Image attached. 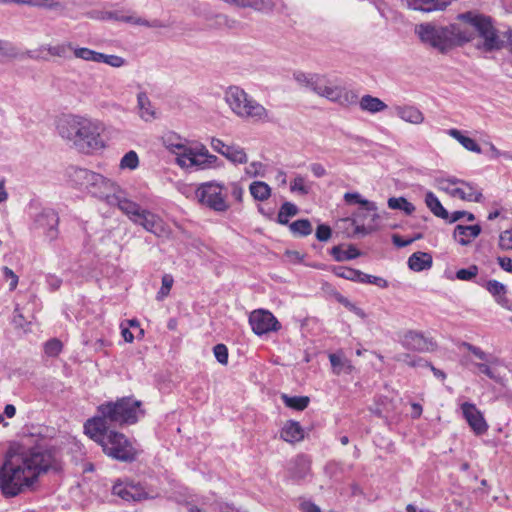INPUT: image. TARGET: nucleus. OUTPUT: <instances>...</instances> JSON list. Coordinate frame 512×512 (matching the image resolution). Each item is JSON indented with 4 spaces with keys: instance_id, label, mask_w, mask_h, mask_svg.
I'll return each mask as SVG.
<instances>
[{
    "instance_id": "obj_57",
    "label": "nucleus",
    "mask_w": 512,
    "mask_h": 512,
    "mask_svg": "<svg viewBox=\"0 0 512 512\" xmlns=\"http://www.w3.org/2000/svg\"><path fill=\"white\" fill-rule=\"evenodd\" d=\"M499 246L503 250H512V228L500 234Z\"/></svg>"
},
{
    "instance_id": "obj_31",
    "label": "nucleus",
    "mask_w": 512,
    "mask_h": 512,
    "mask_svg": "<svg viewBox=\"0 0 512 512\" xmlns=\"http://www.w3.org/2000/svg\"><path fill=\"white\" fill-rule=\"evenodd\" d=\"M113 17L116 19V20H119V21H123V22H128V23H131L133 25H141V26H146V27H151V28H164V27H167L168 25L163 23L162 21L158 20V19H154L152 21H148V20H145L141 17H138L136 15H121V16H118L116 13L113 15Z\"/></svg>"
},
{
    "instance_id": "obj_36",
    "label": "nucleus",
    "mask_w": 512,
    "mask_h": 512,
    "mask_svg": "<svg viewBox=\"0 0 512 512\" xmlns=\"http://www.w3.org/2000/svg\"><path fill=\"white\" fill-rule=\"evenodd\" d=\"M425 203L431 212L442 219H448V211L442 206L439 199L433 192H427Z\"/></svg>"
},
{
    "instance_id": "obj_10",
    "label": "nucleus",
    "mask_w": 512,
    "mask_h": 512,
    "mask_svg": "<svg viewBox=\"0 0 512 512\" xmlns=\"http://www.w3.org/2000/svg\"><path fill=\"white\" fill-rule=\"evenodd\" d=\"M443 189L451 196L470 202H482L483 195L474 184L457 178H450L442 182Z\"/></svg>"
},
{
    "instance_id": "obj_43",
    "label": "nucleus",
    "mask_w": 512,
    "mask_h": 512,
    "mask_svg": "<svg viewBox=\"0 0 512 512\" xmlns=\"http://www.w3.org/2000/svg\"><path fill=\"white\" fill-rule=\"evenodd\" d=\"M298 213V208L295 204L291 202H285L282 204L278 216L277 221L281 225H287L289 223V217H293Z\"/></svg>"
},
{
    "instance_id": "obj_61",
    "label": "nucleus",
    "mask_w": 512,
    "mask_h": 512,
    "mask_svg": "<svg viewBox=\"0 0 512 512\" xmlns=\"http://www.w3.org/2000/svg\"><path fill=\"white\" fill-rule=\"evenodd\" d=\"M331 237V228L327 225H319L316 230V238L319 241H327Z\"/></svg>"
},
{
    "instance_id": "obj_16",
    "label": "nucleus",
    "mask_w": 512,
    "mask_h": 512,
    "mask_svg": "<svg viewBox=\"0 0 512 512\" xmlns=\"http://www.w3.org/2000/svg\"><path fill=\"white\" fill-rule=\"evenodd\" d=\"M461 410L465 420L475 434L482 435L486 433L488 424L475 404L465 402L461 405Z\"/></svg>"
},
{
    "instance_id": "obj_30",
    "label": "nucleus",
    "mask_w": 512,
    "mask_h": 512,
    "mask_svg": "<svg viewBox=\"0 0 512 512\" xmlns=\"http://www.w3.org/2000/svg\"><path fill=\"white\" fill-rule=\"evenodd\" d=\"M329 361L333 373L336 375H340L342 372L351 373L353 370L350 361L343 356L342 352L329 354Z\"/></svg>"
},
{
    "instance_id": "obj_8",
    "label": "nucleus",
    "mask_w": 512,
    "mask_h": 512,
    "mask_svg": "<svg viewBox=\"0 0 512 512\" xmlns=\"http://www.w3.org/2000/svg\"><path fill=\"white\" fill-rule=\"evenodd\" d=\"M458 18L472 26L478 36L483 39L482 45L479 47L485 52L500 50L504 47V41L500 39L490 17L474 12H466L460 14Z\"/></svg>"
},
{
    "instance_id": "obj_51",
    "label": "nucleus",
    "mask_w": 512,
    "mask_h": 512,
    "mask_svg": "<svg viewBox=\"0 0 512 512\" xmlns=\"http://www.w3.org/2000/svg\"><path fill=\"white\" fill-rule=\"evenodd\" d=\"M478 274V267L476 265H471L468 268L459 269L456 272V277L459 280L469 281L475 278Z\"/></svg>"
},
{
    "instance_id": "obj_32",
    "label": "nucleus",
    "mask_w": 512,
    "mask_h": 512,
    "mask_svg": "<svg viewBox=\"0 0 512 512\" xmlns=\"http://www.w3.org/2000/svg\"><path fill=\"white\" fill-rule=\"evenodd\" d=\"M150 220L146 222L144 229L157 237H166L169 235V230L160 216L153 214L149 216Z\"/></svg>"
},
{
    "instance_id": "obj_40",
    "label": "nucleus",
    "mask_w": 512,
    "mask_h": 512,
    "mask_svg": "<svg viewBox=\"0 0 512 512\" xmlns=\"http://www.w3.org/2000/svg\"><path fill=\"white\" fill-rule=\"evenodd\" d=\"M282 400L287 407L298 411L304 410L310 402L307 396H288L286 394L282 395Z\"/></svg>"
},
{
    "instance_id": "obj_52",
    "label": "nucleus",
    "mask_w": 512,
    "mask_h": 512,
    "mask_svg": "<svg viewBox=\"0 0 512 512\" xmlns=\"http://www.w3.org/2000/svg\"><path fill=\"white\" fill-rule=\"evenodd\" d=\"M461 347L466 348L468 351H470L475 357L478 359L484 361V362H492L491 357L488 356L482 349L479 347H476L470 343L463 342L461 344Z\"/></svg>"
},
{
    "instance_id": "obj_58",
    "label": "nucleus",
    "mask_w": 512,
    "mask_h": 512,
    "mask_svg": "<svg viewBox=\"0 0 512 512\" xmlns=\"http://www.w3.org/2000/svg\"><path fill=\"white\" fill-rule=\"evenodd\" d=\"M214 355L219 363L227 364L228 362V349L224 344H217L213 348Z\"/></svg>"
},
{
    "instance_id": "obj_26",
    "label": "nucleus",
    "mask_w": 512,
    "mask_h": 512,
    "mask_svg": "<svg viewBox=\"0 0 512 512\" xmlns=\"http://www.w3.org/2000/svg\"><path fill=\"white\" fill-rule=\"evenodd\" d=\"M281 438L289 443L298 442L304 438V431L298 422L288 421L281 430Z\"/></svg>"
},
{
    "instance_id": "obj_1",
    "label": "nucleus",
    "mask_w": 512,
    "mask_h": 512,
    "mask_svg": "<svg viewBox=\"0 0 512 512\" xmlns=\"http://www.w3.org/2000/svg\"><path fill=\"white\" fill-rule=\"evenodd\" d=\"M58 469L53 451L41 445L9 454L0 468V489L5 497H15L31 488L41 474Z\"/></svg>"
},
{
    "instance_id": "obj_5",
    "label": "nucleus",
    "mask_w": 512,
    "mask_h": 512,
    "mask_svg": "<svg viewBox=\"0 0 512 512\" xmlns=\"http://www.w3.org/2000/svg\"><path fill=\"white\" fill-rule=\"evenodd\" d=\"M415 33L423 43L441 52L455 44L470 42L473 39V34L462 29L458 24L439 26L433 23H421L416 25Z\"/></svg>"
},
{
    "instance_id": "obj_14",
    "label": "nucleus",
    "mask_w": 512,
    "mask_h": 512,
    "mask_svg": "<svg viewBox=\"0 0 512 512\" xmlns=\"http://www.w3.org/2000/svg\"><path fill=\"white\" fill-rule=\"evenodd\" d=\"M97 175V172L81 167H71L67 172L69 183L86 194L94 184Z\"/></svg>"
},
{
    "instance_id": "obj_60",
    "label": "nucleus",
    "mask_w": 512,
    "mask_h": 512,
    "mask_svg": "<svg viewBox=\"0 0 512 512\" xmlns=\"http://www.w3.org/2000/svg\"><path fill=\"white\" fill-rule=\"evenodd\" d=\"M466 217L467 221L472 222L475 220V216L472 213L466 212V211H455L451 214V216H448L449 223L457 222L458 220Z\"/></svg>"
},
{
    "instance_id": "obj_48",
    "label": "nucleus",
    "mask_w": 512,
    "mask_h": 512,
    "mask_svg": "<svg viewBox=\"0 0 512 512\" xmlns=\"http://www.w3.org/2000/svg\"><path fill=\"white\" fill-rule=\"evenodd\" d=\"M173 285V277L169 274H165L163 277H162V286L160 288V290L158 291L157 293V300L161 301L163 300L166 296H168L170 290H171V287Z\"/></svg>"
},
{
    "instance_id": "obj_37",
    "label": "nucleus",
    "mask_w": 512,
    "mask_h": 512,
    "mask_svg": "<svg viewBox=\"0 0 512 512\" xmlns=\"http://www.w3.org/2000/svg\"><path fill=\"white\" fill-rule=\"evenodd\" d=\"M387 204L390 209L401 210L406 215H411L415 211V206L404 197H391Z\"/></svg>"
},
{
    "instance_id": "obj_28",
    "label": "nucleus",
    "mask_w": 512,
    "mask_h": 512,
    "mask_svg": "<svg viewBox=\"0 0 512 512\" xmlns=\"http://www.w3.org/2000/svg\"><path fill=\"white\" fill-rule=\"evenodd\" d=\"M310 472V460L304 456H297L290 468L291 476L294 479L301 480L304 479Z\"/></svg>"
},
{
    "instance_id": "obj_34",
    "label": "nucleus",
    "mask_w": 512,
    "mask_h": 512,
    "mask_svg": "<svg viewBox=\"0 0 512 512\" xmlns=\"http://www.w3.org/2000/svg\"><path fill=\"white\" fill-rule=\"evenodd\" d=\"M251 196L256 201L264 202L271 196L270 186L263 181H254L249 186Z\"/></svg>"
},
{
    "instance_id": "obj_12",
    "label": "nucleus",
    "mask_w": 512,
    "mask_h": 512,
    "mask_svg": "<svg viewBox=\"0 0 512 512\" xmlns=\"http://www.w3.org/2000/svg\"><path fill=\"white\" fill-rule=\"evenodd\" d=\"M112 494L127 502H138L149 497L140 483L120 479L112 486Z\"/></svg>"
},
{
    "instance_id": "obj_17",
    "label": "nucleus",
    "mask_w": 512,
    "mask_h": 512,
    "mask_svg": "<svg viewBox=\"0 0 512 512\" xmlns=\"http://www.w3.org/2000/svg\"><path fill=\"white\" fill-rule=\"evenodd\" d=\"M117 190L118 186L112 180L98 173L94 184L91 186L87 194L100 200H106L110 203L112 202L111 199L114 197Z\"/></svg>"
},
{
    "instance_id": "obj_55",
    "label": "nucleus",
    "mask_w": 512,
    "mask_h": 512,
    "mask_svg": "<svg viewBox=\"0 0 512 512\" xmlns=\"http://www.w3.org/2000/svg\"><path fill=\"white\" fill-rule=\"evenodd\" d=\"M363 276V280H361V283H369V284H374L380 288H387L388 287V281L385 280L384 278H381V277H378V276H373V275H369V274H366L363 272L362 274Z\"/></svg>"
},
{
    "instance_id": "obj_64",
    "label": "nucleus",
    "mask_w": 512,
    "mask_h": 512,
    "mask_svg": "<svg viewBox=\"0 0 512 512\" xmlns=\"http://www.w3.org/2000/svg\"><path fill=\"white\" fill-rule=\"evenodd\" d=\"M211 510H217L219 512H241L235 507L222 502H213L211 503Z\"/></svg>"
},
{
    "instance_id": "obj_54",
    "label": "nucleus",
    "mask_w": 512,
    "mask_h": 512,
    "mask_svg": "<svg viewBox=\"0 0 512 512\" xmlns=\"http://www.w3.org/2000/svg\"><path fill=\"white\" fill-rule=\"evenodd\" d=\"M30 6L48 9L62 8V4L58 0H31Z\"/></svg>"
},
{
    "instance_id": "obj_33",
    "label": "nucleus",
    "mask_w": 512,
    "mask_h": 512,
    "mask_svg": "<svg viewBox=\"0 0 512 512\" xmlns=\"http://www.w3.org/2000/svg\"><path fill=\"white\" fill-rule=\"evenodd\" d=\"M448 135L457 140L466 150L480 154L481 147L472 138L463 135V133L455 128L448 130Z\"/></svg>"
},
{
    "instance_id": "obj_38",
    "label": "nucleus",
    "mask_w": 512,
    "mask_h": 512,
    "mask_svg": "<svg viewBox=\"0 0 512 512\" xmlns=\"http://www.w3.org/2000/svg\"><path fill=\"white\" fill-rule=\"evenodd\" d=\"M333 272L336 276L353 282L361 283V280H363V272L353 268L338 266L333 269Z\"/></svg>"
},
{
    "instance_id": "obj_35",
    "label": "nucleus",
    "mask_w": 512,
    "mask_h": 512,
    "mask_svg": "<svg viewBox=\"0 0 512 512\" xmlns=\"http://www.w3.org/2000/svg\"><path fill=\"white\" fill-rule=\"evenodd\" d=\"M224 157L232 162L233 164H246L248 162V156L244 150L239 145H230L228 148H225Z\"/></svg>"
},
{
    "instance_id": "obj_39",
    "label": "nucleus",
    "mask_w": 512,
    "mask_h": 512,
    "mask_svg": "<svg viewBox=\"0 0 512 512\" xmlns=\"http://www.w3.org/2000/svg\"><path fill=\"white\" fill-rule=\"evenodd\" d=\"M331 254L336 261L351 260L360 256V252L353 246H350L347 250H343L340 246H334L331 249Z\"/></svg>"
},
{
    "instance_id": "obj_23",
    "label": "nucleus",
    "mask_w": 512,
    "mask_h": 512,
    "mask_svg": "<svg viewBox=\"0 0 512 512\" xmlns=\"http://www.w3.org/2000/svg\"><path fill=\"white\" fill-rule=\"evenodd\" d=\"M174 147L178 150L174 154L176 156V164L183 169H191V163H194L192 158L195 156L196 144L188 145L187 142H185L183 146Z\"/></svg>"
},
{
    "instance_id": "obj_42",
    "label": "nucleus",
    "mask_w": 512,
    "mask_h": 512,
    "mask_svg": "<svg viewBox=\"0 0 512 512\" xmlns=\"http://www.w3.org/2000/svg\"><path fill=\"white\" fill-rule=\"evenodd\" d=\"M73 54L78 59L100 63L101 52H97L86 47H74Z\"/></svg>"
},
{
    "instance_id": "obj_63",
    "label": "nucleus",
    "mask_w": 512,
    "mask_h": 512,
    "mask_svg": "<svg viewBox=\"0 0 512 512\" xmlns=\"http://www.w3.org/2000/svg\"><path fill=\"white\" fill-rule=\"evenodd\" d=\"M153 214L154 213H152L149 210L142 209L141 212L138 213V215L133 219L132 222H134L135 224L141 225L144 228L146 225V222L148 220H150L149 216H152Z\"/></svg>"
},
{
    "instance_id": "obj_53",
    "label": "nucleus",
    "mask_w": 512,
    "mask_h": 512,
    "mask_svg": "<svg viewBox=\"0 0 512 512\" xmlns=\"http://www.w3.org/2000/svg\"><path fill=\"white\" fill-rule=\"evenodd\" d=\"M45 353L48 356H57L62 350V343L58 339H51L45 343Z\"/></svg>"
},
{
    "instance_id": "obj_47",
    "label": "nucleus",
    "mask_w": 512,
    "mask_h": 512,
    "mask_svg": "<svg viewBox=\"0 0 512 512\" xmlns=\"http://www.w3.org/2000/svg\"><path fill=\"white\" fill-rule=\"evenodd\" d=\"M165 147L172 153L175 154L178 150L174 146H183L185 144V140H182L176 134H168L163 139Z\"/></svg>"
},
{
    "instance_id": "obj_7",
    "label": "nucleus",
    "mask_w": 512,
    "mask_h": 512,
    "mask_svg": "<svg viewBox=\"0 0 512 512\" xmlns=\"http://www.w3.org/2000/svg\"><path fill=\"white\" fill-rule=\"evenodd\" d=\"M224 99L233 113L240 118L254 121L268 120L267 109L240 87L230 86L225 92Z\"/></svg>"
},
{
    "instance_id": "obj_18",
    "label": "nucleus",
    "mask_w": 512,
    "mask_h": 512,
    "mask_svg": "<svg viewBox=\"0 0 512 512\" xmlns=\"http://www.w3.org/2000/svg\"><path fill=\"white\" fill-rule=\"evenodd\" d=\"M17 58H31L38 60L41 57L31 50L20 52L19 49L10 41L0 39V63Z\"/></svg>"
},
{
    "instance_id": "obj_45",
    "label": "nucleus",
    "mask_w": 512,
    "mask_h": 512,
    "mask_svg": "<svg viewBox=\"0 0 512 512\" xmlns=\"http://www.w3.org/2000/svg\"><path fill=\"white\" fill-rule=\"evenodd\" d=\"M289 228L296 236H307L312 232V225L307 219L296 220L289 225Z\"/></svg>"
},
{
    "instance_id": "obj_44",
    "label": "nucleus",
    "mask_w": 512,
    "mask_h": 512,
    "mask_svg": "<svg viewBox=\"0 0 512 512\" xmlns=\"http://www.w3.org/2000/svg\"><path fill=\"white\" fill-rule=\"evenodd\" d=\"M74 46L72 43H63V44H57V45H47V46H41L39 48L40 51L46 50L48 53L52 56L57 57H67L68 51H73Z\"/></svg>"
},
{
    "instance_id": "obj_2",
    "label": "nucleus",
    "mask_w": 512,
    "mask_h": 512,
    "mask_svg": "<svg viewBox=\"0 0 512 512\" xmlns=\"http://www.w3.org/2000/svg\"><path fill=\"white\" fill-rule=\"evenodd\" d=\"M295 81L302 87L316 95L336 103L341 107H350L359 103L362 111L375 114L387 109V105L378 97L364 95L358 100L355 91L340 84L339 81L328 78L326 75L316 73H294Z\"/></svg>"
},
{
    "instance_id": "obj_59",
    "label": "nucleus",
    "mask_w": 512,
    "mask_h": 512,
    "mask_svg": "<svg viewBox=\"0 0 512 512\" xmlns=\"http://www.w3.org/2000/svg\"><path fill=\"white\" fill-rule=\"evenodd\" d=\"M227 190H229L231 196L237 201L242 202L244 190L242 186L237 182H232L228 185Z\"/></svg>"
},
{
    "instance_id": "obj_56",
    "label": "nucleus",
    "mask_w": 512,
    "mask_h": 512,
    "mask_svg": "<svg viewBox=\"0 0 512 512\" xmlns=\"http://www.w3.org/2000/svg\"><path fill=\"white\" fill-rule=\"evenodd\" d=\"M264 165L261 162H251L245 168V174L249 177L263 176Z\"/></svg>"
},
{
    "instance_id": "obj_15",
    "label": "nucleus",
    "mask_w": 512,
    "mask_h": 512,
    "mask_svg": "<svg viewBox=\"0 0 512 512\" xmlns=\"http://www.w3.org/2000/svg\"><path fill=\"white\" fill-rule=\"evenodd\" d=\"M401 345L416 352H430L435 348L433 341L425 337L421 332L409 330L401 338Z\"/></svg>"
},
{
    "instance_id": "obj_29",
    "label": "nucleus",
    "mask_w": 512,
    "mask_h": 512,
    "mask_svg": "<svg viewBox=\"0 0 512 512\" xmlns=\"http://www.w3.org/2000/svg\"><path fill=\"white\" fill-rule=\"evenodd\" d=\"M344 200L348 204H359L363 207L367 212H374L373 220L378 218L377 214V206L374 202H371L367 199L362 198V196L358 192H347L344 194Z\"/></svg>"
},
{
    "instance_id": "obj_20",
    "label": "nucleus",
    "mask_w": 512,
    "mask_h": 512,
    "mask_svg": "<svg viewBox=\"0 0 512 512\" xmlns=\"http://www.w3.org/2000/svg\"><path fill=\"white\" fill-rule=\"evenodd\" d=\"M137 108L139 117L145 122H152L157 119V111L145 92L137 95Z\"/></svg>"
},
{
    "instance_id": "obj_6",
    "label": "nucleus",
    "mask_w": 512,
    "mask_h": 512,
    "mask_svg": "<svg viewBox=\"0 0 512 512\" xmlns=\"http://www.w3.org/2000/svg\"><path fill=\"white\" fill-rule=\"evenodd\" d=\"M85 433L98 443L106 456L109 458L131 463L138 457L139 450L136 443L129 439L125 434L113 429L104 431H85Z\"/></svg>"
},
{
    "instance_id": "obj_46",
    "label": "nucleus",
    "mask_w": 512,
    "mask_h": 512,
    "mask_svg": "<svg viewBox=\"0 0 512 512\" xmlns=\"http://www.w3.org/2000/svg\"><path fill=\"white\" fill-rule=\"evenodd\" d=\"M121 169L135 170L139 166V157L133 150L127 152L120 161Z\"/></svg>"
},
{
    "instance_id": "obj_21",
    "label": "nucleus",
    "mask_w": 512,
    "mask_h": 512,
    "mask_svg": "<svg viewBox=\"0 0 512 512\" xmlns=\"http://www.w3.org/2000/svg\"><path fill=\"white\" fill-rule=\"evenodd\" d=\"M481 227L478 224L475 225H457L454 229V238L459 244L465 246L471 243L473 239L479 236Z\"/></svg>"
},
{
    "instance_id": "obj_27",
    "label": "nucleus",
    "mask_w": 512,
    "mask_h": 512,
    "mask_svg": "<svg viewBox=\"0 0 512 512\" xmlns=\"http://www.w3.org/2000/svg\"><path fill=\"white\" fill-rule=\"evenodd\" d=\"M408 266L413 271H423L432 266V257L425 252L413 253L408 259Z\"/></svg>"
},
{
    "instance_id": "obj_9",
    "label": "nucleus",
    "mask_w": 512,
    "mask_h": 512,
    "mask_svg": "<svg viewBox=\"0 0 512 512\" xmlns=\"http://www.w3.org/2000/svg\"><path fill=\"white\" fill-rule=\"evenodd\" d=\"M224 186L211 181L202 183L195 191L197 201L216 212H225L229 209L225 196L223 195Z\"/></svg>"
},
{
    "instance_id": "obj_62",
    "label": "nucleus",
    "mask_w": 512,
    "mask_h": 512,
    "mask_svg": "<svg viewBox=\"0 0 512 512\" xmlns=\"http://www.w3.org/2000/svg\"><path fill=\"white\" fill-rule=\"evenodd\" d=\"M3 274L7 280H10L9 288L14 290L18 284V276L8 267H3Z\"/></svg>"
},
{
    "instance_id": "obj_25",
    "label": "nucleus",
    "mask_w": 512,
    "mask_h": 512,
    "mask_svg": "<svg viewBox=\"0 0 512 512\" xmlns=\"http://www.w3.org/2000/svg\"><path fill=\"white\" fill-rule=\"evenodd\" d=\"M111 203H115L118 208L125 214L127 217L133 221V219L141 212L142 208L136 202L127 199L125 197H121L118 195H114L111 199Z\"/></svg>"
},
{
    "instance_id": "obj_49",
    "label": "nucleus",
    "mask_w": 512,
    "mask_h": 512,
    "mask_svg": "<svg viewBox=\"0 0 512 512\" xmlns=\"http://www.w3.org/2000/svg\"><path fill=\"white\" fill-rule=\"evenodd\" d=\"M100 63H105L111 67L119 68L125 65L126 60L118 55H107L101 53Z\"/></svg>"
},
{
    "instance_id": "obj_3",
    "label": "nucleus",
    "mask_w": 512,
    "mask_h": 512,
    "mask_svg": "<svg viewBox=\"0 0 512 512\" xmlns=\"http://www.w3.org/2000/svg\"><path fill=\"white\" fill-rule=\"evenodd\" d=\"M102 131L101 122L78 115L67 116L58 125L59 135L87 155L105 148Z\"/></svg>"
},
{
    "instance_id": "obj_24",
    "label": "nucleus",
    "mask_w": 512,
    "mask_h": 512,
    "mask_svg": "<svg viewBox=\"0 0 512 512\" xmlns=\"http://www.w3.org/2000/svg\"><path fill=\"white\" fill-rule=\"evenodd\" d=\"M396 115L405 122L421 124L424 121L423 113L414 106H396Z\"/></svg>"
},
{
    "instance_id": "obj_13",
    "label": "nucleus",
    "mask_w": 512,
    "mask_h": 512,
    "mask_svg": "<svg viewBox=\"0 0 512 512\" xmlns=\"http://www.w3.org/2000/svg\"><path fill=\"white\" fill-rule=\"evenodd\" d=\"M58 214L50 208L43 209L34 219L33 227L42 231L49 241H53L58 236Z\"/></svg>"
},
{
    "instance_id": "obj_22",
    "label": "nucleus",
    "mask_w": 512,
    "mask_h": 512,
    "mask_svg": "<svg viewBox=\"0 0 512 512\" xmlns=\"http://www.w3.org/2000/svg\"><path fill=\"white\" fill-rule=\"evenodd\" d=\"M406 4L409 9L422 12L444 10L447 6L443 0H406Z\"/></svg>"
},
{
    "instance_id": "obj_4",
    "label": "nucleus",
    "mask_w": 512,
    "mask_h": 512,
    "mask_svg": "<svg viewBox=\"0 0 512 512\" xmlns=\"http://www.w3.org/2000/svg\"><path fill=\"white\" fill-rule=\"evenodd\" d=\"M141 402L130 397L108 401L97 407V414L84 424L85 431H104L112 427L131 425L138 421Z\"/></svg>"
},
{
    "instance_id": "obj_41",
    "label": "nucleus",
    "mask_w": 512,
    "mask_h": 512,
    "mask_svg": "<svg viewBox=\"0 0 512 512\" xmlns=\"http://www.w3.org/2000/svg\"><path fill=\"white\" fill-rule=\"evenodd\" d=\"M211 26L218 29H237L241 26V23L236 19L228 17L227 15L217 14L213 18V23Z\"/></svg>"
},
{
    "instance_id": "obj_11",
    "label": "nucleus",
    "mask_w": 512,
    "mask_h": 512,
    "mask_svg": "<svg viewBox=\"0 0 512 512\" xmlns=\"http://www.w3.org/2000/svg\"><path fill=\"white\" fill-rule=\"evenodd\" d=\"M249 324L256 335H264L272 331H278L281 324L268 310L258 309L250 313Z\"/></svg>"
},
{
    "instance_id": "obj_19",
    "label": "nucleus",
    "mask_w": 512,
    "mask_h": 512,
    "mask_svg": "<svg viewBox=\"0 0 512 512\" xmlns=\"http://www.w3.org/2000/svg\"><path fill=\"white\" fill-rule=\"evenodd\" d=\"M194 154L195 156H193L192 160L195 163H191V168L204 170L215 166L218 161V157L210 154L203 144H196V151Z\"/></svg>"
},
{
    "instance_id": "obj_50",
    "label": "nucleus",
    "mask_w": 512,
    "mask_h": 512,
    "mask_svg": "<svg viewBox=\"0 0 512 512\" xmlns=\"http://www.w3.org/2000/svg\"><path fill=\"white\" fill-rule=\"evenodd\" d=\"M290 190L292 192H298L301 195H307L310 191V187L305 184L304 177L299 175L291 182Z\"/></svg>"
}]
</instances>
